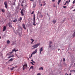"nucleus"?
<instances>
[{
	"label": "nucleus",
	"instance_id": "obj_27",
	"mask_svg": "<svg viewBox=\"0 0 75 75\" xmlns=\"http://www.w3.org/2000/svg\"><path fill=\"white\" fill-rule=\"evenodd\" d=\"M12 5H14V6H16V4H15V2H14V3L12 4Z\"/></svg>",
	"mask_w": 75,
	"mask_h": 75
},
{
	"label": "nucleus",
	"instance_id": "obj_48",
	"mask_svg": "<svg viewBox=\"0 0 75 75\" xmlns=\"http://www.w3.org/2000/svg\"><path fill=\"white\" fill-rule=\"evenodd\" d=\"M66 4H67V3H65V4H64V5H66Z\"/></svg>",
	"mask_w": 75,
	"mask_h": 75
},
{
	"label": "nucleus",
	"instance_id": "obj_20",
	"mask_svg": "<svg viewBox=\"0 0 75 75\" xmlns=\"http://www.w3.org/2000/svg\"><path fill=\"white\" fill-rule=\"evenodd\" d=\"M33 18H35V14H34Z\"/></svg>",
	"mask_w": 75,
	"mask_h": 75
},
{
	"label": "nucleus",
	"instance_id": "obj_33",
	"mask_svg": "<svg viewBox=\"0 0 75 75\" xmlns=\"http://www.w3.org/2000/svg\"><path fill=\"white\" fill-rule=\"evenodd\" d=\"M34 11H33L32 12V13H31V14H34Z\"/></svg>",
	"mask_w": 75,
	"mask_h": 75
},
{
	"label": "nucleus",
	"instance_id": "obj_58",
	"mask_svg": "<svg viewBox=\"0 0 75 75\" xmlns=\"http://www.w3.org/2000/svg\"><path fill=\"white\" fill-rule=\"evenodd\" d=\"M33 7H35V6H33Z\"/></svg>",
	"mask_w": 75,
	"mask_h": 75
},
{
	"label": "nucleus",
	"instance_id": "obj_19",
	"mask_svg": "<svg viewBox=\"0 0 75 75\" xmlns=\"http://www.w3.org/2000/svg\"><path fill=\"white\" fill-rule=\"evenodd\" d=\"M49 42V45H51V44H52V41H50Z\"/></svg>",
	"mask_w": 75,
	"mask_h": 75
},
{
	"label": "nucleus",
	"instance_id": "obj_56",
	"mask_svg": "<svg viewBox=\"0 0 75 75\" xmlns=\"http://www.w3.org/2000/svg\"><path fill=\"white\" fill-rule=\"evenodd\" d=\"M21 6H22V7H23V4H22L21 5Z\"/></svg>",
	"mask_w": 75,
	"mask_h": 75
},
{
	"label": "nucleus",
	"instance_id": "obj_61",
	"mask_svg": "<svg viewBox=\"0 0 75 75\" xmlns=\"http://www.w3.org/2000/svg\"><path fill=\"white\" fill-rule=\"evenodd\" d=\"M67 75H68V74H67Z\"/></svg>",
	"mask_w": 75,
	"mask_h": 75
},
{
	"label": "nucleus",
	"instance_id": "obj_9",
	"mask_svg": "<svg viewBox=\"0 0 75 75\" xmlns=\"http://www.w3.org/2000/svg\"><path fill=\"white\" fill-rule=\"evenodd\" d=\"M22 20V18L20 17V18H19L18 20V21H19L20 22H21V21Z\"/></svg>",
	"mask_w": 75,
	"mask_h": 75
},
{
	"label": "nucleus",
	"instance_id": "obj_7",
	"mask_svg": "<svg viewBox=\"0 0 75 75\" xmlns=\"http://www.w3.org/2000/svg\"><path fill=\"white\" fill-rule=\"evenodd\" d=\"M8 26L10 28H11L12 27V26L11 25V23H9L8 24Z\"/></svg>",
	"mask_w": 75,
	"mask_h": 75
},
{
	"label": "nucleus",
	"instance_id": "obj_4",
	"mask_svg": "<svg viewBox=\"0 0 75 75\" xmlns=\"http://www.w3.org/2000/svg\"><path fill=\"white\" fill-rule=\"evenodd\" d=\"M27 67V64L23 65V70H24L25 69V68H26Z\"/></svg>",
	"mask_w": 75,
	"mask_h": 75
},
{
	"label": "nucleus",
	"instance_id": "obj_16",
	"mask_svg": "<svg viewBox=\"0 0 75 75\" xmlns=\"http://www.w3.org/2000/svg\"><path fill=\"white\" fill-rule=\"evenodd\" d=\"M7 44H10V42L9 41V40H8L7 41Z\"/></svg>",
	"mask_w": 75,
	"mask_h": 75
},
{
	"label": "nucleus",
	"instance_id": "obj_51",
	"mask_svg": "<svg viewBox=\"0 0 75 75\" xmlns=\"http://www.w3.org/2000/svg\"><path fill=\"white\" fill-rule=\"evenodd\" d=\"M47 15L48 16H49V15H48V13H47Z\"/></svg>",
	"mask_w": 75,
	"mask_h": 75
},
{
	"label": "nucleus",
	"instance_id": "obj_24",
	"mask_svg": "<svg viewBox=\"0 0 75 75\" xmlns=\"http://www.w3.org/2000/svg\"><path fill=\"white\" fill-rule=\"evenodd\" d=\"M30 68V69H33V66H31Z\"/></svg>",
	"mask_w": 75,
	"mask_h": 75
},
{
	"label": "nucleus",
	"instance_id": "obj_31",
	"mask_svg": "<svg viewBox=\"0 0 75 75\" xmlns=\"http://www.w3.org/2000/svg\"><path fill=\"white\" fill-rule=\"evenodd\" d=\"M23 28L24 29V30H26V28H25V27H23Z\"/></svg>",
	"mask_w": 75,
	"mask_h": 75
},
{
	"label": "nucleus",
	"instance_id": "obj_22",
	"mask_svg": "<svg viewBox=\"0 0 75 75\" xmlns=\"http://www.w3.org/2000/svg\"><path fill=\"white\" fill-rule=\"evenodd\" d=\"M35 18H33V23H35Z\"/></svg>",
	"mask_w": 75,
	"mask_h": 75
},
{
	"label": "nucleus",
	"instance_id": "obj_34",
	"mask_svg": "<svg viewBox=\"0 0 75 75\" xmlns=\"http://www.w3.org/2000/svg\"><path fill=\"white\" fill-rule=\"evenodd\" d=\"M33 25H36V24H35V23H33Z\"/></svg>",
	"mask_w": 75,
	"mask_h": 75
},
{
	"label": "nucleus",
	"instance_id": "obj_17",
	"mask_svg": "<svg viewBox=\"0 0 75 75\" xmlns=\"http://www.w3.org/2000/svg\"><path fill=\"white\" fill-rule=\"evenodd\" d=\"M39 69L41 70V69H42V70H44V69H43V67H40V68H39Z\"/></svg>",
	"mask_w": 75,
	"mask_h": 75
},
{
	"label": "nucleus",
	"instance_id": "obj_18",
	"mask_svg": "<svg viewBox=\"0 0 75 75\" xmlns=\"http://www.w3.org/2000/svg\"><path fill=\"white\" fill-rule=\"evenodd\" d=\"M15 50H16V48L13 49V50L12 51L11 53H13V51H15Z\"/></svg>",
	"mask_w": 75,
	"mask_h": 75
},
{
	"label": "nucleus",
	"instance_id": "obj_42",
	"mask_svg": "<svg viewBox=\"0 0 75 75\" xmlns=\"http://www.w3.org/2000/svg\"><path fill=\"white\" fill-rule=\"evenodd\" d=\"M66 3H68V1H66Z\"/></svg>",
	"mask_w": 75,
	"mask_h": 75
},
{
	"label": "nucleus",
	"instance_id": "obj_5",
	"mask_svg": "<svg viewBox=\"0 0 75 75\" xmlns=\"http://www.w3.org/2000/svg\"><path fill=\"white\" fill-rule=\"evenodd\" d=\"M4 4L5 5V7L6 8H7V1H6L4 2Z\"/></svg>",
	"mask_w": 75,
	"mask_h": 75
},
{
	"label": "nucleus",
	"instance_id": "obj_10",
	"mask_svg": "<svg viewBox=\"0 0 75 75\" xmlns=\"http://www.w3.org/2000/svg\"><path fill=\"white\" fill-rule=\"evenodd\" d=\"M17 21V19H14L13 21H12L14 23H16Z\"/></svg>",
	"mask_w": 75,
	"mask_h": 75
},
{
	"label": "nucleus",
	"instance_id": "obj_53",
	"mask_svg": "<svg viewBox=\"0 0 75 75\" xmlns=\"http://www.w3.org/2000/svg\"><path fill=\"white\" fill-rule=\"evenodd\" d=\"M70 1H71V0H69V2H70Z\"/></svg>",
	"mask_w": 75,
	"mask_h": 75
},
{
	"label": "nucleus",
	"instance_id": "obj_43",
	"mask_svg": "<svg viewBox=\"0 0 75 75\" xmlns=\"http://www.w3.org/2000/svg\"><path fill=\"white\" fill-rule=\"evenodd\" d=\"M13 69H14V67H12L11 68V70H13Z\"/></svg>",
	"mask_w": 75,
	"mask_h": 75
},
{
	"label": "nucleus",
	"instance_id": "obj_2",
	"mask_svg": "<svg viewBox=\"0 0 75 75\" xmlns=\"http://www.w3.org/2000/svg\"><path fill=\"white\" fill-rule=\"evenodd\" d=\"M25 12V11L23 9H22L21 11V13L22 16H23L24 15V13Z\"/></svg>",
	"mask_w": 75,
	"mask_h": 75
},
{
	"label": "nucleus",
	"instance_id": "obj_45",
	"mask_svg": "<svg viewBox=\"0 0 75 75\" xmlns=\"http://www.w3.org/2000/svg\"><path fill=\"white\" fill-rule=\"evenodd\" d=\"M32 57V56H31H31L29 57V58H31Z\"/></svg>",
	"mask_w": 75,
	"mask_h": 75
},
{
	"label": "nucleus",
	"instance_id": "obj_29",
	"mask_svg": "<svg viewBox=\"0 0 75 75\" xmlns=\"http://www.w3.org/2000/svg\"><path fill=\"white\" fill-rule=\"evenodd\" d=\"M18 51V50H15V52H17V51Z\"/></svg>",
	"mask_w": 75,
	"mask_h": 75
},
{
	"label": "nucleus",
	"instance_id": "obj_8",
	"mask_svg": "<svg viewBox=\"0 0 75 75\" xmlns=\"http://www.w3.org/2000/svg\"><path fill=\"white\" fill-rule=\"evenodd\" d=\"M6 30V26H4L3 28V31H4Z\"/></svg>",
	"mask_w": 75,
	"mask_h": 75
},
{
	"label": "nucleus",
	"instance_id": "obj_15",
	"mask_svg": "<svg viewBox=\"0 0 75 75\" xmlns=\"http://www.w3.org/2000/svg\"><path fill=\"white\" fill-rule=\"evenodd\" d=\"M61 0H58V5H59V3H60L61 2Z\"/></svg>",
	"mask_w": 75,
	"mask_h": 75
},
{
	"label": "nucleus",
	"instance_id": "obj_44",
	"mask_svg": "<svg viewBox=\"0 0 75 75\" xmlns=\"http://www.w3.org/2000/svg\"><path fill=\"white\" fill-rule=\"evenodd\" d=\"M39 11H38V14H39Z\"/></svg>",
	"mask_w": 75,
	"mask_h": 75
},
{
	"label": "nucleus",
	"instance_id": "obj_54",
	"mask_svg": "<svg viewBox=\"0 0 75 75\" xmlns=\"http://www.w3.org/2000/svg\"><path fill=\"white\" fill-rule=\"evenodd\" d=\"M31 61H32V62H33V59L31 60Z\"/></svg>",
	"mask_w": 75,
	"mask_h": 75
},
{
	"label": "nucleus",
	"instance_id": "obj_14",
	"mask_svg": "<svg viewBox=\"0 0 75 75\" xmlns=\"http://www.w3.org/2000/svg\"><path fill=\"white\" fill-rule=\"evenodd\" d=\"M39 17H41V18H42V17H43V16L41 15V13H40V15L39 16Z\"/></svg>",
	"mask_w": 75,
	"mask_h": 75
},
{
	"label": "nucleus",
	"instance_id": "obj_47",
	"mask_svg": "<svg viewBox=\"0 0 75 75\" xmlns=\"http://www.w3.org/2000/svg\"><path fill=\"white\" fill-rule=\"evenodd\" d=\"M24 1H23L22 2V3H24Z\"/></svg>",
	"mask_w": 75,
	"mask_h": 75
},
{
	"label": "nucleus",
	"instance_id": "obj_50",
	"mask_svg": "<svg viewBox=\"0 0 75 75\" xmlns=\"http://www.w3.org/2000/svg\"><path fill=\"white\" fill-rule=\"evenodd\" d=\"M40 6H42V5L41 4H40Z\"/></svg>",
	"mask_w": 75,
	"mask_h": 75
},
{
	"label": "nucleus",
	"instance_id": "obj_13",
	"mask_svg": "<svg viewBox=\"0 0 75 75\" xmlns=\"http://www.w3.org/2000/svg\"><path fill=\"white\" fill-rule=\"evenodd\" d=\"M1 10L2 12H3V13H4L5 11V10L4 9H1Z\"/></svg>",
	"mask_w": 75,
	"mask_h": 75
},
{
	"label": "nucleus",
	"instance_id": "obj_32",
	"mask_svg": "<svg viewBox=\"0 0 75 75\" xmlns=\"http://www.w3.org/2000/svg\"><path fill=\"white\" fill-rule=\"evenodd\" d=\"M52 46H51V45H50L49 46V47L50 48H51V47Z\"/></svg>",
	"mask_w": 75,
	"mask_h": 75
},
{
	"label": "nucleus",
	"instance_id": "obj_38",
	"mask_svg": "<svg viewBox=\"0 0 75 75\" xmlns=\"http://www.w3.org/2000/svg\"><path fill=\"white\" fill-rule=\"evenodd\" d=\"M41 75V74L40 73H38L37 74V75Z\"/></svg>",
	"mask_w": 75,
	"mask_h": 75
},
{
	"label": "nucleus",
	"instance_id": "obj_37",
	"mask_svg": "<svg viewBox=\"0 0 75 75\" xmlns=\"http://www.w3.org/2000/svg\"><path fill=\"white\" fill-rule=\"evenodd\" d=\"M65 59L64 58H63V61L64 62H65Z\"/></svg>",
	"mask_w": 75,
	"mask_h": 75
},
{
	"label": "nucleus",
	"instance_id": "obj_6",
	"mask_svg": "<svg viewBox=\"0 0 75 75\" xmlns=\"http://www.w3.org/2000/svg\"><path fill=\"white\" fill-rule=\"evenodd\" d=\"M39 51H40V54H41L42 53H41V52L42 51H43V48L42 47L39 50Z\"/></svg>",
	"mask_w": 75,
	"mask_h": 75
},
{
	"label": "nucleus",
	"instance_id": "obj_62",
	"mask_svg": "<svg viewBox=\"0 0 75 75\" xmlns=\"http://www.w3.org/2000/svg\"><path fill=\"white\" fill-rule=\"evenodd\" d=\"M66 74H67V73H66Z\"/></svg>",
	"mask_w": 75,
	"mask_h": 75
},
{
	"label": "nucleus",
	"instance_id": "obj_40",
	"mask_svg": "<svg viewBox=\"0 0 75 75\" xmlns=\"http://www.w3.org/2000/svg\"><path fill=\"white\" fill-rule=\"evenodd\" d=\"M55 1V0H52V1L53 2H54Z\"/></svg>",
	"mask_w": 75,
	"mask_h": 75
},
{
	"label": "nucleus",
	"instance_id": "obj_25",
	"mask_svg": "<svg viewBox=\"0 0 75 75\" xmlns=\"http://www.w3.org/2000/svg\"><path fill=\"white\" fill-rule=\"evenodd\" d=\"M75 3V0H74L73 2V4H74Z\"/></svg>",
	"mask_w": 75,
	"mask_h": 75
},
{
	"label": "nucleus",
	"instance_id": "obj_23",
	"mask_svg": "<svg viewBox=\"0 0 75 75\" xmlns=\"http://www.w3.org/2000/svg\"><path fill=\"white\" fill-rule=\"evenodd\" d=\"M30 40H31V41H32V42H34V40H33V39H31Z\"/></svg>",
	"mask_w": 75,
	"mask_h": 75
},
{
	"label": "nucleus",
	"instance_id": "obj_46",
	"mask_svg": "<svg viewBox=\"0 0 75 75\" xmlns=\"http://www.w3.org/2000/svg\"><path fill=\"white\" fill-rule=\"evenodd\" d=\"M11 57H14V55H13L12 56H11Z\"/></svg>",
	"mask_w": 75,
	"mask_h": 75
},
{
	"label": "nucleus",
	"instance_id": "obj_35",
	"mask_svg": "<svg viewBox=\"0 0 75 75\" xmlns=\"http://www.w3.org/2000/svg\"><path fill=\"white\" fill-rule=\"evenodd\" d=\"M66 7V6H63V8H65Z\"/></svg>",
	"mask_w": 75,
	"mask_h": 75
},
{
	"label": "nucleus",
	"instance_id": "obj_21",
	"mask_svg": "<svg viewBox=\"0 0 75 75\" xmlns=\"http://www.w3.org/2000/svg\"><path fill=\"white\" fill-rule=\"evenodd\" d=\"M22 26L23 27H25V24L24 23H23L22 25Z\"/></svg>",
	"mask_w": 75,
	"mask_h": 75
},
{
	"label": "nucleus",
	"instance_id": "obj_52",
	"mask_svg": "<svg viewBox=\"0 0 75 75\" xmlns=\"http://www.w3.org/2000/svg\"><path fill=\"white\" fill-rule=\"evenodd\" d=\"M34 62V64H35V62Z\"/></svg>",
	"mask_w": 75,
	"mask_h": 75
},
{
	"label": "nucleus",
	"instance_id": "obj_36",
	"mask_svg": "<svg viewBox=\"0 0 75 75\" xmlns=\"http://www.w3.org/2000/svg\"><path fill=\"white\" fill-rule=\"evenodd\" d=\"M15 54H16L15 55H16V56H17L18 57V58H19L18 56H17V54H16V53L15 52Z\"/></svg>",
	"mask_w": 75,
	"mask_h": 75
},
{
	"label": "nucleus",
	"instance_id": "obj_11",
	"mask_svg": "<svg viewBox=\"0 0 75 75\" xmlns=\"http://www.w3.org/2000/svg\"><path fill=\"white\" fill-rule=\"evenodd\" d=\"M52 22H53L54 24H55L56 23V20H54L53 21H52Z\"/></svg>",
	"mask_w": 75,
	"mask_h": 75
},
{
	"label": "nucleus",
	"instance_id": "obj_1",
	"mask_svg": "<svg viewBox=\"0 0 75 75\" xmlns=\"http://www.w3.org/2000/svg\"><path fill=\"white\" fill-rule=\"evenodd\" d=\"M39 45H40V44H37L35 45H34L33 46H32V47H33V48L32 49H35V48H37V47L39 46Z\"/></svg>",
	"mask_w": 75,
	"mask_h": 75
},
{
	"label": "nucleus",
	"instance_id": "obj_28",
	"mask_svg": "<svg viewBox=\"0 0 75 75\" xmlns=\"http://www.w3.org/2000/svg\"><path fill=\"white\" fill-rule=\"evenodd\" d=\"M53 7H56V6H55V4H54L53 5Z\"/></svg>",
	"mask_w": 75,
	"mask_h": 75
},
{
	"label": "nucleus",
	"instance_id": "obj_30",
	"mask_svg": "<svg viewBox=\"0 0 75 75\" xmlns=\"http://www.w3.org/2000/svg\"><path fill=\"white\" fill-rule=\"evenodd\" d=\"M30 64H32V65H34V64H33V62H31Z\"/></svg>",
	"mask_w": 75,
	"mask_h": 75
},
{
	"label": "nucleus",
	"instance_id": "obj_26",
	"mask_svg": "<svg viewBox=\"0 0 75 75\" xmlns=\"http://www.w3.org/2000/svg\"><path fill=\"white\" fill-rule=\"evenodd\" d=\"M11 56H9L8 57V59H8L9 58H11Z\"/></svg>",
	"mask_w": 75,
	"mask_h": 75
},
{
	"label": "nucleus",
	"instance_id": "obj_57",
	"mask_svg": "<svg viewBox=\"0 0 75 75\" xmlns=\"http://www.w3.org/2000/svg\"><path fill=\"white\" fill-rule=\"evenodd\" d=\"M1 37L0 36V39H1Z\"/></svg>",
	"mask_w": 75,
	"mask_h": 75
},
{
	"label": "nucleus",
	"instance_id": "obj_60",
	"mask_svg": "<svg viewBox=\"0 0 75 75\" xmlns=\"http://www.w3.org/2000/svg\"><path fill=\"white\" fill-rule=\"evenodd\" d=\"M59 49H58V50L59 51Z\"/></svg>",
	"mask_w": 75,
	"mask_h": 75
},
{
	"label": "nucleus",
	"instance_id": "obj_12",
	"mask_svg": "<svg viewBox=\"0 0 75 75\" xmlns=\"http://www.w3.org/2000/svg\"><path fill=\"white\" fill-rule=\"evenodd\" d=\"M13 59H14L11 58L8 61V62H9V61H13Z\"/></svg>",
	"mask_w": 75,
	"mask_h": 75
},
{
	"label": "nucleus",
	"instance_id": "obj_49",
	"mask_svg": "<svg viewBox=\"0 0 75 75\" xmlns=\"http://www.w3.org/2000/svg\"><path fill=\"white\" fill-rule=\"evenodd\" d=\"M33 42V41H32V42H31V44H32Z\"/></svg>",
	"mask_w": 75,
	"mask_h": 75
},
{
	"label": "nucleus",
	"instance_id": "obj_41",
	"mask_svg": "<svg viewBox=\"0 0 75 75\" xmlns=\"http://www.w3.org/2000/svg\"><path fill=\"white\" fill-rule=\"evenodd\" d=\"M45 4H46L45 3L43 4V6H45Z\"/></svg>",
	"mask_w": 75,
	"mask_h": 75
},
{
	"label": "nucleus",
	"instance_id": "obj_3",
	"mask_svg": "<svg viewBox=\"0 0 75 75\" xmlns=\"http://www.w3.org/2000/svg\"><path fill=\"white\" fill-rule=\"evenodd\" d=\"M37 49H36L35 51H34L32 54H31V56H33V54H36L37 53Z\"/></svg>",
	"mask_w": 75,
	"mask_h": 75
},
{
	"label": "nucleus",
	"instance_id": "obj_59",
	"mask_svg": "<svg viewBox=\"0 0 75 75\" xmlns=\"http://www.w3.org/2000/svg\"><path fill=\"white\" fill-rule=\"evenodd\" d=\"M30 1H33V0H30Z\"/></svg>",
	"mask_w": 75,
	"mask_h": 75
},
{
	"label": "nucleus",
	"instance_id": "obj_55",
	"mask_svg": "<svg viewBox=\"0 0 75 75\" xmlns=\"http://www.w3.org/2000/svg\"><path fill=\"white\" fill-rule=\"evenodd\" d=\"M69 75H71V73H70Z\"/></svg>",
	"mask_w": 75,
	"mask_h": 75
},
{
	"label": "nucleus",
	"instance_id": "obj_39",
	"mask_svg": "<svg viewBox=\"0 0 75 75\" xmlns=\"http://www.w3.org/2000/svg\"><path fill=\"white\" fill-rule=\"evenodd\" d=\"M14 43H12L11 44V45H14Z\"/></svg>",
	"mask_w": 75,
	"mask_h": 75
}]
</instances>
